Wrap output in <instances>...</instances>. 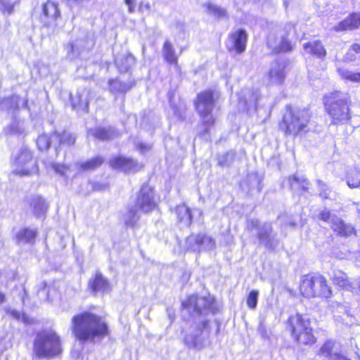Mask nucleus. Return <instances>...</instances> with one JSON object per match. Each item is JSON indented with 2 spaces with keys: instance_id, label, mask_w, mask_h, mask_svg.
<instances>
[{
  "instance_id": "1",
  "label": "nucleus",
  "mask_w": 360,
  "mask_h": 360,
  "mask_svg": "<svg viewBox=\"0 0 360 360\" xmlns=\"http://www.w3.org/2000/svg\"><path fill=\"white\" fill-rule=\"evenodd\" d=\"M91 305L87 309L74 314L71 318V331L74 338L79 342L103 339L110 335V330L105 318L93 309Z\"/></svg>"
},
{
  "instance_id": "2",
  "label": "nucleus",
  "mask_w": 360,
  "mask_h": 360,
  "mask_svg": "<svg viewBox=\"0 0 360 360\" xmlns=\"http://www.w3.org/2000/svg\"><path fill=\"white\" fill-rule=\"evenodd\" d=\"M285 327L293 342L298 346L311 347L318 341L311 319L307 314H290L285 321Z\"/></svg>"
},
{
  "instance_id": "3",
  "label": "nucleus",
  "mask_w": 360,
  "mask_h": 360,
  "mask_svg": "<svg viewBox=\"0 0 360 360\" xmlns=\"http://www.w3.org/2000/svg\"><path fill=\"white\" fill-rule=\"evenodd\" d=\"M298 292L304 299H317L321 302H329L333 297L327 278L319 272L304 274L298 285Z\"/></svg>"
},
{
  "instance_id": "4",
  "label": "nucleus",
  "mask_w": 360,
  "mask_h": 360,
  "mask_svg": "<svg viewBox=\"0 0 360 360\" xmlns=\"http://www.w3.org/2000/svg\"><path fill=\"white\" fill-rule=\"evenodd\" d=\"M32 355L39 359H52L63 353L61 337L52 329H43L36 333L33 341Z\"/></svg>"
},
{
  "instance_id": "5",
  "label": "nucleus",
  "mask_w": 360,
  "mask_h": 360,
  "mask_svg": "<svg viewBox=\"0 0 360 360\" xmlns=\"http://www.w3.org/2000/svg\"><path fill=\"white\" fill-rule=\"evenodd\" d=\"M324 112L330 120L331 125H340L350 122L351 101L342 98V92L334 90L322 97Z\"/></svg>"
},
{
  "instance_id": "6",
  "label": "nucleus",
  "mask_w": 360,
  "mask_h": 360,
  "mask_svg": "<svg viewBox=\"0 0 360 360\" xmlns=\"http://www.w3.org/2000/svg\"><path fill=\"white\" fill-rule=\"evenodd\" d=\"M304 110L295 109L292 105L285 106V112L278 122V129L286 136L294 138L309 131L311 114L305 116Z\"/></svg>"
},
{
  "instance_id": "7",
  "label": "nucleus",
  "mask_w": 360,
  "mask_h": 360,
  "mask_svg": "<svg viewBox=\"0 0 360 360\" xmlns=\"http://www.w3.org/2000/svg\"><path fill=\"white\" fill-rule=\"evenodd\" d=\"M217 98V92L208 89L198 92L193 101L195 110L201 118V124L204 127V129L200 132V136L208 134L210 127L215 124L216 119L212 114Z\"/></svg>"
},
{
  "instance_id": "8",
  "label": "nucleus",
  "mask_w": 360,
  "mask_h": 360,
  "mask_svg": "<svg viewBox=\"0 0 360 360\" xmlns=\"http://www.w3.org/2000/svg\"><path fill=\"white\" fill-rule=\"evenodd\" d=\"M181 307L182 309L193 308V311L198 315L208 313L214 314L219 311L216 299L211 295H189L181 302Z\"/></svg>"
},
{
  "instance_id": "9",
  "label": "nucleus",
  "mask_w": 360,
  "mask_h": 360,
  "mask_svg": "<svg viewBox=\"0 0 360 360\" xmlns=\"http://www.w3.org/2000/svg\"><path fill=\"white\" fill-rule=\"evenodd\" d=\"M159 203L155 187L148 181L140 186L135 200V207L143 213H150L158 209Z\"/></svg>"
},
{
  "instance_id": "10",
  "label": "nucleus",
  "mask_w": 360,
  "mask_h": 360,
  "mask_svg": "<svg viewBox=\"0 0 360 360\" xmlns=\"http://www.w3.org/2000/svg\"><path fill=\"white\" fill-rule=\"evenodd\" d=\"M14 165L18 169L12 171V174L18 176H30L39 172V167L34 160L30 150L24 148L14 158Z\"/></svg>"
},
{
  "instance_id": "11",
  "label": "nucleus",
  "mask_w": 360,
  "mask_h": 360,
  "mask_svg": "<svg viewBox=\"0 0 360 360\" xmlns=\"http://www.w3.org/2000/svg\"><path fill=\"white\" fill-rule=\"evenodd\" d=\"M62 17L59 4L53 0H46L41 4L39 20L44 27H56Z\"/></svg>"
},
{
  "instance_id": "12",
  "label": "nucleus",
  "mask_w": 360,
  "mask_h": 360,
  "mask_svg": "<svg viewBox=\"0 0 360 360\" xmlns=\"http://www.w3.org/2000/svg\"><path fill=\"white\" fill-rule=\"evenodd\" d=\"M108 165L113 169L120 170L124 173H136L143 167L142 163L138 162L131 157L116 155L111 158Z\"/></svg>"
},
{
  "instance_id": "13",
  "label": "nucleus",
  "mask_w": 360,
  "mask_h": 360,
  "mask_svg": "<svg viewBox=\"0 0 360 360\" xmlns=\"http://www.w3.org/2000/svg\"><path fill=\"white\" fill-rule=\"evenodd\" d=\"M87 288L91 295L93 296H96L98 294H107L111 291L110 281L100 271L95 272L89 279Z\"/></svg>"
},
{
  "instance_id": "14",
  "label": "nucleus",
  "mask_w": 360,
  "mask_h": 360,
  "mask_svg": "<svg viewBox=\"0 0 360 360\" xmlns=\"http://www.w3.org/2000/svg\"><path fill=\"white\" fill-rule=\"evenodd\" d=\"M52 137L54 141L57 143V145L55 146L56 155L59 153L63 148L72 147L76 142V135L67 129H64L61 131H52Z\"/></svg>"
},
{
  "instance_id": "15",
  "label": "nucleus",
  "mask_w": 360,
  "mask_h": 360,
  "mask_svg": "<svg viewBox=\"0 0 360 360\" xmlns=\"http://www.w3.org/2000/svg\"><path fill=\"white\" fill-rule=\"evenodd\" d=\"M360 28V12H352L340 21L334 27L336 32L353 31Z\"/></svg>"
},
{
  "instance_id": "16",
  "label": "nucleus",
  "mask_w": 360,
  "mask_h": 360,
  "mask_svg": "<svg viewBox=\"0 0 360 360\" xmlns=\"http://www.w3.org/2000/svg\"><path fill=\"white\" fill-rule=\"evenodd\" d=\"M191 238L192 240L189 243V248H197L198 252L206 249L211 250L215 247L214 239L205 233H198L195 235H191L187 240Z\"/></svg>"
},
{
  "instance_id": "17",
  "label": "nucleus",
  "mask_w": 360,
  "mask_h": 360,
  "mask_svg": "<svg viewBox=\"0 0 360 360\" xmlns=\"http://www.w3.org/2000/svg\"><path fill=\"white\" fill-rule=\"evenodd\" d=\"M229 37L232 42L231 49L234 50L236 53H242L245 51L248 40V34L245 30L238 29L231 33Z\"/></svg>"
},
{
  "instance_id": "18",
  "label": "nucleus",
  "mask_w": 360,
  "mask_h": 360,
  "mask_svg": "<svg viewBox=\"0 0 360 360\" xmlns=\"http://www.w3.org/2000/svg\"><path fill=\"white\" fill-rule=\"evenodd\" d=\"M303 49L306 53L310 56L321 60H324L327 55L326 49L325 48L322 41L320 39L304 43L303 44Z\"/></svg>"
},
{
  "instance_id": "19",
  "label": "nucleus",
  "mask_w": 360,
  "mask_h": 360,
  "mask_svg": "<svg viewBox=\"0 0 360 360\" xmlns=\"http://www.w3.org/2000/svg\"><path fill=\"white\" fill-rule=\"evenodd\" d=\"M176 221L186 226H190L193 221L192 210L186 203H181L174 208Z\"/></svg>"
},
{
  "instance_id": "20",
  "label": "nucleus",
  "mask_w": 360,
  "mask_h": 360,
  "mask_svg": "<svg viewBox=\"0 0 360 360\" xmlns=\"http://www.w3.org/2000/svg\"><path fill=\"white\" fill-rule=\"evenodd\" d=\"M38 238V231L36 229L29 226L21 228L15 235L16 243L34 245Z\"/></svg>"
},
{
  "instance_id": "21",
  "label": "nucleus",
  "mask_w": 360,
  "mask_h": 360,
  "mask_svg": "<svg viewBox=\"0 0 360 360\" xmlns=\"http://www.w3.org/2000/svg\"><path fill=\"white\" fill-rule=\"evenodd\" d=\"M330 228L337 236L343 238H347L356 233L355 228L352 225L347 224L342 219H333Z\"/></svg>"
},
{
  "instance_id": "22",
  "label": "nucleus",
  "mask_w": 360,
  "mask_h": 360,
  "mask_svg": "<svg viewBox=\"0 0 360 360\" xmlns=\"http://www.w3.org/2000/svg\"><path fill=\"white\" fill-rule=\"evenodd\" d=\"M29 206L37 218L45 217L49 208V204L41 195L33 197L29 202Z\"/></svg>"
},
{
  "instance_id": "23",
  "label": "nucleus",
  "mask_w": 360,
  "mask_h": 360,
  "mask_svg": "<svg viewBox=\"0 0 360 360\" xmlns=\"http://www.w3.org/2000/svg\"><path fill=\"white\" fill-rule=\"evenodd\" d=\"M105 162V158L101 155H96L85 161L78 162L77 169L79 172L94 171L101 167Z\"/></svg>"
},
{
  "instance_id": "24",
  "label": "nucleus",
  "mask_w": 360,
  "mask_h": 360,
  "mask_svg": "<svg viewBox=\"0 0 360 360\" xmlns=\"http://www.w3.org/2000/svg\"><path fill=\"white\" fill-rule=\"evenodd\" d=\"M266 79L270 85H282L286 77L285 65L281 68H271L266 74Z\"/></svg>"
},
{
  "instance_id": "25",
  "label": "nucleus",
  "mask_w": 360,
  "mask_h": 360,
  "mask_svg": "<svg viewBox=\"0 0 360 360\" xmlns=\"http://www.w3.org/2000/svg\"><path fill=\"white\" fill-rule=\"evenodd\" d=\"M333 285L340 290H351L354 288L353 283L344 271H339L332 278Z\"/></svg>"
},
{
  "instance_id": "26",
  "label": "nucleus",
  "mask_w": 360,
  "mask_h": 360,
  "mask_svg": "<svg viewBox=\"0 0 360 360\" xmlns=\"http://www.w3.org/2000/svg\"><path fill=\"white\" fill-rule=\"evenodd\" d=\"M162 56L165 61L175 67L179 66V57L175 53L172 43L168 40L164 41L162 45Z\"/></svg>"
},
{
  "instance_id": "27",
  "label": "nucleus",
  "mask_w": 360,
  "mask_h": 360,
  "mask_svg": "<svg viewBox=\"0 0 360 360\" xmlns=\"http://www.w3.org/2000/svg\"><path fill=\"white\" fill-rule=\"evenodd\" d=\"M108 85L110 92L125 94L134 85V82L126 83L116 77L108 79Z\"/></svg>"
},
{
  "instance_id": "28",
  "label": "nucleus",
  "mask_w": 360,
  "mask_h": 360,
  "mask_svg": "<svg viewBox=\"0 0 360 360\" xmlns=\"http://www.w3.org/2000/svg\"><path fill=\"white\" fill-rule=\"evenodd\" d=\"M288 181L291 189H297L301 193L309 191L310 184L305 177H299L296 175H292L288 177Z\"/></svg>"
},
{
  "instance_id": "29",
  "label": "nucleus",
  "mask_w": 360,
  "mask_h": 360,
  "mask_svg": "<svg viewBox=\"0 0 360 360\" xmlns=\"http://www.w3.org/2000/svg\"><path fill=\"white\" fill-rule=\"evenodd\" d=\"M207 14L212 15L217 20L225 19L229 18L227 10L220 6L212 2H206L203 4Z\"/></svg>"
},
{
  "instance_id": "30",
  "label": "nucleus",
  "mask_w": 360,
  "mask_h": 360,
  "mask_svg": "<svg viewBox=\"0 0 360 360\" xmlns=\"http://www.w3.org/2000/svg\"><path fill=\"white\" fill-rule=\"evenodd\" d=\"M294 49V44L287 35L281 37L278 44L272 49L271 54L278 55L280 53H290Z\"/></svg>"
},
{
  "instance_id": "31",
  "label": "nucleus",
  "mask_w": 360,
  "mask_h": 360,
  "mask_svg": "<svg viewBox=\"0 0 360 360\" xmlns=\"http://www.w3.org/2000/svg\"><path fill=\"white\" fill-rule=\"evenodd\" d=\"M91 135L98 140L105 141L113 139L116 134L112 129L99 127L91 131Z\"/></svg>"
},
{
  "instance_id": "32",
  "label": "nucleus",
  "mask_w": 360,
  "mask_h": 360,
  "mask_svg": "<svg viewBox=\"0 0 360 360\" xmlns=\"http://www.w3.org/2000/svg\"><path fill=\"white\" fill-rule=\"evenodd\" d=\"M271 231L272 229L271 225L267 228L264 227L259 231L257 238L261 242L264 243L266 248L273 250L274 249V243L270 236Z\"/></svg>"
},
{
  "instance_id": "33",
  "label": "nucleus",
  "mask_w": 360,
  "mask_h": 360,
  "mask_svg": "<svg viewBox=\"0 0 360 360\" xmlns=\"http://www.w3.org/2000/svg\"><path fill=\"white\" fill-rule=\"evenodd\" d=\"M357 60H360V43H353L345 54L343 60L351 63Z\"/></svg>"
},
{
  "instance_id": "34",
  "label": "nucleus",
  "mask_w": 360,
  "mask_h": 360,
  "mask_svg": "<svg viewBox=\"0 0 360 360\" xmlns=\"http://www.w3.org/2000/svg\"><path fill=\"white\" fill-rule=\"evenodd\" d=\"M337 72L342 79L360 84V72H349L344 68H338Z\"/></svg>"
},
{
  "instance_id": "35",
  "label": "nucleus",
  "mask_w": 360,
  "mask_h": 360,
  "mask_svg": "<svg viewBox=\"0 0 360 360\" xmlns=\"http://www.w3.org/2000/svg\"><path fill=\"white\" fill-rule=\"evenodd\" d=\"M136 62V58L131 53H127L120 58L118 68L121 71L127 72Z\"/></svg>"
},
{
  "instance_id": "36",
  "label": "nucleus",
  "mask_w": 360,
  "mask_h": 360,
  "mask_svg": "<svg viewBox=\"0 0 360 360\" xmlns=\"http://www.w3.org/2000/svg\"><path fill=\"white\" fill-rule=\"evenodd\" d=\"M52 141H54L52 133L50 135L41 134L37 138L36 143L38 149L43 151L49 149Z\"/></svg>"
},
{
  "instance_id": "37",
  "label": "nucleus",
  "mask_w": 360,
  "mask_h": 360,
  "mask_svg": "<svg viewBox=\"0 0 360 360\" xmlns=\"http://www.w3.org/2000/svg\"><path fill=\"white\" fill-rule=\"evenodd\" d=\"M20 0H0V11L6 15L13 13L15 6L20 3Z\"/></svg>"
},
{
  "instance_id": "38",
  "label": "nucleus",
  "mask_w": 360,
  "mask_h": 360,
  "mask_svg": "<svg viewBox=\"0 0 360 360\" xmlns=\"http://www.w3.org/2000/svg\"><path fill=\"white\" fill-rule=\"evenodd\" d=\"M335 347V342L331 340L325 341L321 347H320L318 355L323 356L327 358H331L333 355V351Z\"/></svg>"
},
{
  "instance_id": "39",
  "label": "nucleus",
  "mask_w": 360,
  "mask_h": 360,
  "mask_svg": "<svg viewBox=\"0 0 360 360\" xmlns=\"http://www.w3.org/2000/svg\"><path fill=\"white\" fill-rule=\"evenodd\" d=\"M70 103L72 107L75 109L87 108V102L83 98L81 94H76L70 96Z\"/></svg>"
},
{
  "instance_id": "40",
  "label": "nucleus",
  "mask_w": 360,
  "mask_h": 360,
  "mask_svg": "<svg viewBox=\"0 0 360 360\" xmlns=\"http://www.w3.org/2000/svg\"><path fill=\"white\" fill-rule=\"evenodd\" d=\"M259 291L257 290H250L247 297L246 302L249 309H255L258 302Z\"/></svg>"
},
{
  "instance_id": "41",
  "label": "nucleus",
  "mask_w": 360,
  "mask_h": 360,
  "mask_svg": "<svg viewBox=\"0 0 360 360\" xmlns=\"http://www.w3.org/2000/svg\"><path fill=\"white\" fill-rule=\"evenodd\" d=\"M184 342L188 347L202 348V342L198 340V337L194 335H187L184 337Z\"/></svg>"
},
{
  "instance_id": "42",
  "label": "nucleus",
  "mask_w": 360,
  "mask_h": 360,
  "mask_svg": "<svg viewBox=\"0 0 360 360\" xmlns=\"http://www.w3.org/2000/svg\"><path fill=\"white\" fill-rule=\"evenodd\" d=\"M89 183L91 185V192L103 191L109 187V184L107 183L94 181H89Z\"/></svg>"
},
{
  "instance_id": "43",
  "label": "nucleus",
  "mask_w": 360,
  "mask_h": 360,
  "mask_svg": "<svg viewBox=\"0 0 360 360\" xmlns=\"http://www.w3.org/2000/svg\"><path fill=\"white\" fill-rule=\"evenodd\" d=\"M358 175L354 176L350 175L347 177V184L351 188H360V179L357 176Z\"/></svg>"
},
{
  "instance_id": "44",
  "label": "nucleus",
  "mask_w": 360,
  "mask_h": 360,
  "mask_svg": "<svg viewBox=\"0 0 360 360\" xmlns=\"http://www.w3.org/2000/svg\"><path fill=\"white\" fill-rule=\"evenodd\" d=\"M197 330L200 334L202 333L205 330L207 331V333H210V321L208 320H205L201 321L199 325L197 326Z\"/></svg>"
},
{
  "instance_id": "45",
  "label": "nucleus",
  "mask_w": 360,
  "mask_h": 360,
  "mask_svg": "<svg viewBox=\"0 0 360 360\" xmlns=\"http://www.w3.org/2000/svg\"><path fill=\"white\" fill-rule=\"evenodd\" d=\"M330 217L331 213L329 210H327L321 211L319 214V218L320 219V220L324 222H328L330 220Z\"/></svg>"
},
{
  "instance_id": "46",
  "label": "nucleus",
  "mask_w": 360,
  "mask_h": 360,
  "mask_svg": "<svg viewBox=\"0 0 360 360\" xmlns=\"http://www.w3.org/2000/svg\"><path fill=\"white\" fill-rule=\"evenodd\" d=\"M52 168L55 170V172L63 174L65 171L68 170L69 168L65 165H60V164H53L52 165Z\"/></svg>"
},
{
  "instance_id": "47",
  "label": "nucleus",
  "mask_w": 360,
  "mask_h": 360,
  "mask_svg": "<svg viewBox=\"0 0 360 360\" xmlns=\"http://www.w3.org/2000/svg\"><path fill=\"white\" fill-rule=\"evenodd\" d=\"M137 148L141 151V152H144L146 150H148L150 149V146L146 143H139L138 145H137Z\"/></svg>"
},
{
  "instance_id": "48",
  "label": "nucleus",
  "mask_w": 360,
  "mask_h": 360,
  "mask_svg": "<svg viewBox=\"0 0 360 360\" xmlns=\"http://www.w3.org/2000/svg\"><path fill=\"white\" fill-rule=\"evenodd\" d=\"M335 357L336 360H351L350 359L347 358L345 355L341 353L335 354Z\"/></svg>"
},
{
  "instance_id": "49",
  "label": "nucleus",
  "mask_w": 360,
  "mask_h": 360,
  "mask_svg": "<svg viewBox=\"0 0 360 360\" xmlns=\"http://www.w3.org/2000/svg\"><path fill=\"white\" fill-rule=\"evenodd\" d=\"M6 300V295L3 292L0 291V304L5 302Z\"/></svg>"
},
{
  "instance_id": "50",
  "label": "nucleus",
  "mask_w": 360,
  "mask_h": 360,
  "mask_svg": "<svg viewBox=\"0 0 360 360\" xmlns=\"http://www.w3.org/2000/svg\"><path fill=\"white\" fill-rule=\"evenodd\" d=\"M125 3L129 6V10L130 12L132 11L133 8L131 7L133 4V0H124Z\"/></svg>"
}]
</instances>
